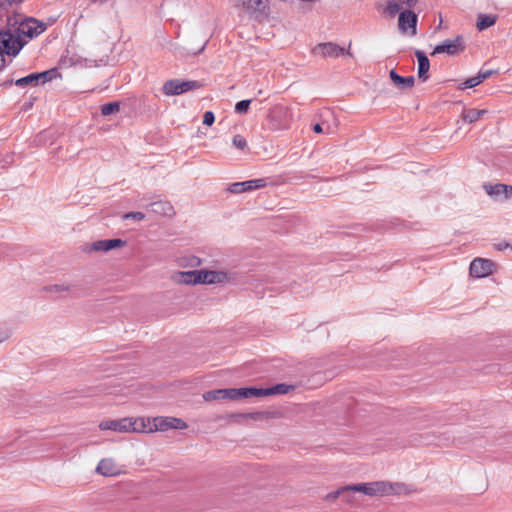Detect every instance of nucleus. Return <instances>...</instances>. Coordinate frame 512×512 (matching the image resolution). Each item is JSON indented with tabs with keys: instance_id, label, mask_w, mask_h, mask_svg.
<instances>
[{
	"instance_id": "nucleus-24",
	"label": "nucleus",
	"mask_w": 512,
	"mask_h": 512,
	"mask_svg": "<svg viewBox=\"0 0 512 512\" xmlns=\"http://www.w3.org/2000/svg\"><path fill=\"white\" fill-rule=\"evenodd\" d=\"M265 388L256 387H242L241 388V399L250 397H265Z\"/></svg>"
},
{
	"instance_id": "nucleus-33",
	"label": "nucleus",
	"mask_w": 512,
	"mask_h": 512,
	"mask_svg": "<svg viewBox=\"0 0 512 512\" xmlns=\"http://www.w3.org/2000/svg\"><path fill=\"white\" fill-rule=\"evenodd\" d=\"M250 104H251V100L250 99L241 100V101L237 102L236 105H235V112L238 113V114H245V113H247Z\"/></svg>"
},
{
	"instance_id": "nucleus-6",
	"label": "nucleus",
	"mask_w": 512,
	"mask_h": 512,
	"mask_svg": "<svg viewBox=\"0 0 512 512\" xmlns=\"http://www.w3.org/2000/svg\"><path fill=\"white\" fill-rule=\"evenodd\" d=\"M234 5L248 14L264 15L269 10L268 0H234Z\"/></svg>"
},
{
	"instance_id": "nucleus-37",
	"label": "nucleus",
	"mask_w": 512,
	"mask_h": 512,
	"mask_svg": "<svg viewBox=\"0 0 512 512\" xmlns=\"http://www.w3.org/2000/svg\"><path fill=\"white\" fill-rule=\"evenodd\" d=\"M90 251H96V252L103 251V252H106L107 248H106V244H105V239L93 242L92 245H91Z\"/></svg>"
},
{
	"instance_id": "nucleus-21",
	"label": "nucleus",
	"mask_w": 512,
	"mask_h": 512,
	"mask_svg": "<svg viewBox=\"0 0 512 512\" xmlns=\"http://www.w3.org/2000/svg\"><path fill=\"white\" fill-rule=\"evenodd\" d=\"M486 113H487V110H485V109H481V110L465 109V110H463V112L461 114V118L464 122L474 123V122L478 121L481 118V116H483Z\"/></svg>"
},
{
	"instance_id": "nucleus-41",
	"label": "nucleus",
	"mask_w": 512,
	"mask_h": 512,
	"mask_svg": "<svg viewBox=\"0 0 512 512\" xmlns=\"http://www.w3.org/2000/svg\"><path fill=\"white\" fill-rule=\"evenodd\" d=\"M312 129L315 133H324V127L321 125V123L314 124Z\"/></svg>"
},
{
	"instance_id": "nucleus-48",
	"label": "nucleus",
	"mask_w": 512,
	"mask_h": 512,
	"mask_svg": "<svg viewBox=\"0 0 512 512\" xmlns=\"http://www.w3.org/2000/svg\"><path fill=\"white\" fill-rule=\"evenodd\" d=\"M12 83H13V81L5 82V85L12 84Z\"/></svg>"
},
{
	"instance_id": "nucleus-28",
	"label": "nucleus",
	"mask_w": 512,
	"mask_h": 512,
	"mask_svg": "<svg viewBox=\"0 0 512 512\" xmlns=\"http://www.w3.org/2000/svg\"><path fill=\"white\" fill-rule=\"evenodd\" d=\"M14 83L18 87H24V86H28V85L37 86L38 81H37L36 73H31L25 77L19 78Z\"/></svg>"
},
{
	"instance_id": "nucleus-22",
	"label": "nucleus",
	"mask_w": 512,
	"mask_h": 512,
	"mask_svg": "<svg viewBox=\"0 0 512 512\" xmlns=\"http://www.w3.org/2000/svg\"><path fill=\"white\" fill-rule=\"evenodd\" d=\"M294 385H289L285 383L276 384L272 387L265 388L266 396L275 395V394H287L288 392L294 390Z\"/></svg>"
},
{
	"instance_id": "nucleus-34",
	"label": "nucleus",
	"mask_w": 512,
	"mask_h": 512,
	"mask_svg": "<svg viewBox=\"0 0 512 512\" xmlns=\"http://www.w3.org/2000/svg\"><path fill=\"white\" fill-rule=\"evenodd\" d=\"M105 244H106L107 251H109V250L124 246L125 241H123L119 238L105 239Z\"/></svg>"
},
{
	"instance_id": "nucleus-17",
	"label": "nucleus",
	"mask_w": 512,
	"mask_h": 512,
	"mask_svg": "<svg viewBox=\"0 0 512 512\" xmlns=\"http://www.w3.org/2000/svg\"><path fill=\"white\" fill-rule=\"evenodd\" d=\"M392 82L400 89H410L414 86L415 78L413 76H400L394 69L389 73Z\"/></svg>"
},
{
	"instance_id": "nucleus-2",
	"label": "nucleus",
	"mask_w": 512,
	"mask_h": 512,
	"mask_svg": "<svg viewBox=\"0 0 512 512\" xmlns=\"http://www.w3.org/2000/svg\"><path fill=\"white\" fill-rule=\"evenodd\" d=\"M99 427L101 430H112L121 433H141L147 430L145 418H122L119 420H107L102 421L99 424Z\"/></svg>"
},
{
	"instance_id": "nucleus-25",
	"label": "nucleus",
	"mask_w": 512,
	"mask_h": 512,
	"mask_svg": "<svg viewBox=\"0 0 512 512\" xmlns=\"http://www.w3.org/2000/svg\"><path fill=\"white\" fill-rule=\"evenodd\" d=\"M418 0H397L395 3H389L388 7L391 13H397L402 7L412 8Z\"/></svg>"
},
{
	"instance_id": "nucleus-45",
	"label": "nucleus",
	"mask_w": 512,
	"mask_h": 512,
	"mask_svg": "<svg viewBox=\"0 0 512 512\" xmlns=\"http://www.w3.org/2000/svg\"><path fill=\"white\" fill-rule=\"evenodd\" d=\"M509 247V244L507 243H500L498 244V250H504Z\"/></svg>"
},
{
	"instance_id": "nucleus-31",
	"label": "nucleus",
	"mask_w": 512,
	"mask_h": 512,
	"mask_svg": "<svg viewBox=\"0 0 512 512\" xmlns=\"http://www.w3.org/2000/svg\"><path fill=\"white\" fill-rule=\"evenodd\" d=\"M203 397L206 401L225 399L224 389H216V390L208 391L203 395Z\"/></svg>"
},
{
	"instance_id": "nucleus-7",
	"label": "nucleus",
	"mask_w": 512,
	"mask_h": 512,
	"mask_svg": "<svg viewBox=\"0 0 512 512\" xmlns=\"http://www.w3.org/2000/svg\"><path fill=\"white\" fill-rule=\"evenodd\" d=\"M465 49V42L462 36L458 35L454 39H446L434 48V54L447 53L454 56Z\"/></svg>"
},
{
	"instance_id": "nucleus-11",
	"label": "nucleus",
	"mask_w": 512,
	"mask_h": 512,
	"mask_svg": "<svg viewBox=\"0 0 512 512\" xmlns=\"http://www.w3.org/2000/svg\"><path fill=\"white\" fill-rule=\"evenodd\" d=\"M313 53L316 55H321L323 57H333L337 58L341 55H344V48L340 47L337 44L328 42V43H320L314 47Z\"/></svg>"
},
{
	"instance_id": "nucleus-46",
	"label": "nucleus",
	"mask_w": 512,
	"mask_h": 512,
	"mask_svg": "<svg viewBox=\"0 0 512 512\" xmlns=\"http://www.w3.org/2000/svg\"><path fill=\"white\" fill-rule=\"evenodd\" d=\"M204 48H205V45H203V46L199 49V51H198L197 53L202 52V51L204 50Z\"/></svg>"
},
{
	"instance_id": "nucleus-40",
	"label": "nucleus",
	"mask_w": 512,
	"mask_h": 512,
	"mask_svg": "<svg viewBox=\"0 0 512 512\" xmlns=\"http://www.w3.org/2000/svg\"><path fill=\"white\" fill-rule=\"evenodd\" d=\"M492 74L491 70H480L477 74V77L479 78L480 82L482 83L485 79H487Z\"/></svg>"
},
{
	"instance_id": "nucleus-26",
	"label": "nucleus",
	"mask_w": 512,
	"mask_h": 512,
	"mask_svg": "<svg viewBox=\"0 0 512 512\" xmlns=\"http://www.w3.org/2000/svg\"><path fill=\"white\" fill-rule=\"evenodd\" d=\"M485 191L490 196H500L507 193V185L506 184H490L484 185Z\"/></svg>"
},
{
	"instance_id": "nucleus-14",
	"label": "nucleus",
	"mask_w": 512,
	"mask_h": 512,
	"mask_svg": "<svg viewBox=\"0 0 512 512\" xmlns=\"http://www.w3.org/2000/svg\"><path fill=\"white\" fill-rule=\"evenodd\" d=\"M399 28L403 31H407L409 28L415 32L417 24V15L411 10L402 11L398 19Z\"/></svg>"
},
{
	"instance_id": "nucleus-38",
	"label": "nucleus",
	"mask_w": 512,
	"mask_h": 512,
	"mask_svg": "<svg viewBox=\"0 0 512 512\" xmlns=\"http://www.w3.org/2000/svg\"><path fill=\"white\" fill-rule=\"evenodd\" d=\"M123 218L124 219H133L136 221H142V220H144L145 215L142 212H129V213H126L123 216Z\"/></svg>"
},
{
	"instance_id": "nucleus-39",
	"label": "nucleus",
	"mask_w": 512,
	"mask_h": 512,
	"mask_svg": "<svg viewBox=\"0 0 512 512\" xmlns=\"http://www.w3.org/2000/svg\"><path fill=\"white\" fill-rule=\"evenodd\" d=\"M215 121V116L212 111H206L203 116V124L211 126Z\"/></svg>"
},
{
	"instance_id": "nucleus-9",
	"label": "nucleus",
	"mask_w": 512,
	"mask_h": 512,
	"mask_svg": "<svg viewBox=\"0 0 512 512\" xmlns=\"http://www.w3.org/2000/svg\"><path fill=\"white\" fill-rule=\"evenodd\" d=\"M495 264L488 259L476 258L470 263V275L475 278L486 277L493 273Z\"/></svg>"
},
{
	"instance_id": "nucleus-20",
	"label": "nucleus",
	"mask_w": 512,
	"mask_h": 512,
	"mask_svg": "<svg viewBox=\"0 0 512 512\" xmlns=\"http://www.w3.org/2000/svg\"><path fill=\"white\" fill-rule=\"evenodd\" d=\"M173 280L180 284H197V270L179 271L173 275Z\"/></svg>"
},
{
	"instance_id": "nucleus-42",
	"label": "nucleus",
	"mask_w": 512,
	"mask_h": 512,
	"mask_svg": "<svg viewBox=\"0 0 512 512\" xmlns=\"http://www.w3.org/2000/svg\"><path fill=\"white\" fill-rule=\"evenodd\" d=\"M505 198H511L512 197V186L507 185V193L504 194Z\"/></svg>"
},
{
	"instance_id": "nucleus-29",
	"label": "nucleus",
	"mask_w": 512,
	"mask_h": 512,
	"mask_svg": "<svg viewBox=\"0 0 512 512\" xmlns=\"http://www.w3.org/2000/svg\"><path fill=\"white\" fill-rule=\"evenodd\" d=\"M119 110L120 102L118 101L109 102L101 106V114L103 116H110L112 114L119 112Z\"/></svg>"
},
{
	"instance_id": "nucleus-13",
	"label": "nucleus",
	"mask_w": 512,
	"mask_h": 512,
	"mask_svg": "<svg viewBox=\"0 0 512 512\" xmlns=\"http://www.w3.org/2000/svg\"><path fill=\"white\" fill-rule=\"evenodd\" d=\"M96 471L103 476H116L120 474V468L111 458L102 459L96 468Z\"/></svg>"
},
{
	"instance_id": "nucleus-15",
	"label": "nucleus",
	"mask_w": 512,
	"mask_h": 512,
	"mask_svg": "<svg viewBox=\"0 0 512 512\" xmlns=\"http://www.w3.org/2000/svg\"><path fill=\"white\" fill-rule=\"evenodd\" d=\"M321 117H322V121L320 123L324 127V133H326V134L335 133L337 126H338V122H337V119L335 118L333 111H331L330 109H325L321 113Z\"/></svg>"
},
{
	"instance_id": "nucleus-10",
	"label": "nucleus",
	"mask_w": 512,
	"mask_h": 512,
	"mask_svg": "<svg viewBox=\"0 0 512 512\" xmlns=\"http://www.w3.org/2000/svg\"><path fill=\"white\" fill-rule=\"evenodd\" d=\"M46 26L44 23L36 19L30 18L22 22L18 28V32L28 38H34L44 32Z\"/></svg>"
},
{
	"instance_id": "nucleus-35",
	"label": "nucleus",
	"mask_w": 512,
	"mask_h": 512,
	"mask_svg": "<svg viewBox=\"0 0 512 512\" xmlns=\"http://www.w3.org/2000/svg\"><path fill=\"white\" fill-rule=\"evenodd\" d=\"M481 84L479 78L476 76L467 79L465 82L461 83L459 89L464 90L466 88H473Z\"/></svg>"
},
{
	"instance_id": "nucleus-30",
	"label": "nucleus",
	"mask_w": 512,
	"mask_h": 512,
	"mask_svg": "<svg viewBox=\"0 0 512 512\" xmlns=\"http://www.w3.org/2000/svg\"><path fill=\"white\" fill-rule=\"evenodd\" d=\"M43 290L49 293H63L70 290V285L67 283L51 284L45 286Z\"/></svg>"
},
{
	"instance_id": "nucleus-36",
	"label": "nucleus",
	"mask_w": 512,
	"mask_h": 512,
	"mask_svg": "<svg viewBox=\"0 0 512 512\" xmlns=\"http://www.w3.org/2000/svg\"><path fill=\"white\" fill-rule=\"evenodd\" d=\"M233 145L240 150H244L247 148V141L243 136L237 134L233 137Z\"/></svg>"
},
{
	"instance_id": "nucleus-1",
	"label": "nucleus",
	"mask_w": 512,
	"mask_h": 512,
	"mask_svg": "<svg viewBox=\"0 0 512 512\" xmlns=\"http://www.w3.org/2000/svg\"><path fill=\"white\" fill-rule=\"evenodd\" d=\"M354 491L361 492L368 496H387L400 494L404 491V485L400 483H391L388 481H376L370 483H358L346 486L334 493L333 498H337L341 492Z\"/></svg>"
},
{
	"instance_id": "nucleus-43",
	"label": "nucleus",
	"mask_w": 512,
	"mask_h": 512,
	"mask_svg": "<svg viewBox=\"0 0 512 512\" xmlns=\"http://www.w3.org/2000/svg\"><path fill=\"white\" fill-rule=\"evenodd\" d=\"M23 0H4V4L11 6L14 3H21Z\"/></svg>"
},
{
	"instance_id": "nucleus-47",
	"label": "nucleus",
	"mask_w": 512,
	"mask_h": 512,
	"mask_svg": "<svg viewBox=\"0 0 512 512\" xmlns=\"http://www.w3.org/2000/svg\"><path fill=\"white\" fill-rule=\"evenodd\" d=\"M4 5H5V4H4V0H3V1H2V0H0V7H2V6H4Z\"/></svg>"
},
{
	"instance_id": "nucleus-32",
	"label": "nucleus",
	"mask_w": 512,
	"mask_h": 512,
	"mask_svg": "<svg viewBox=\"0 0 512 512\" xmlns=\"http://www.w3.org/2000/svg\"><path fill=\"white\" fill-rule=\"evenodd\" d=\"M225 399L239 400L241 399V388H226L224 389Z\"/></svg>"
},
{
	"instance_id": "nucleus-16",
	"label": "nucleus",
	"mask_w": 512,
	"mask_h": 512,
	"mask_svg": "<svg viewBox=\"0 0 512 512\" xmlns=\"http://www.w3.org/2000/svg\"><path fill=\"white\" fill-rule=\"evenodd\" d=\"M149 209L151 212L157 214V215H162V216H172L174 215V208L173 206L171 205L170 202L168 201H156V202H152L150 205H149Z\"/></svg>"
},
{
	"instance_id": "nucleus-4",
	"label": "nucleus",
	"mask_w": 512,
	"mask_h": 512,
	"mask_svg": "<svg viewBox=\"0 0 512 512\" xmlns=\"http://www.w3.org/2000/svg\"><path fill=\"white\" fill-rule=\"evenodd\" d=\"M201 86L202 84L195 80L171 79L163 84L162 92L166 96L181 95L188 91L199 89Z\"/></svg>"
},
{
	"instance_id": "nucleus-3",
	"label": "nucleus",
	"mask_w": 512,
	"mask_h": 512,
	"mask_svg": "<svg viewBox=\"0 0 512 512\" xmlns=\"http://www.w3.org/2000/svg\"><path fill=\"white\" fill-rule=\"evenodd\" d=\"M146 425L145 432L167 431L168 429L184 430L188 427L185 421L175 417H155L152 423L150 419H146Z\"/></svg>"
},
{
	"instance_id": "nucleus-5",
	"label": "nucleus",
	"mask_w": 512,
	"mask_h": 512,
	"mask_svg": "<svg viewBox=\"0 0 512 512\" xmlns=\"http://www.w3.org/2000/svg\"><path fill=\"white\" fill-rule=\"evenodd\" d=\"M24 43L19 36H15L10 31L0 32V55L16 56L22 49Z\"/></svg>"
},
{
	"instance_id": "nucleus-44",
	"label": "nucleus",
	"mask_w": 512,
	"mask_h": 512,
	"mask_svg": "<svg viewBox=\"0 0 512 512\" xmlns=\"http://www.w3.org/2000/svg\"><path fill=\"white\" fill-rule=\"evenodd\" d=\"M6 61L4 56L0 55V71L5 67Z\"/></svg>"
},
{
	"instance_id": "nucleus-12",
	"label": "nucleus",
	"mask_w": 512,
	"mask_h": 512,
	"mask_svg": "<svg viewBox=\"0 0 512 512\" xmlns=\"http://www.w3.org/2000/svg\"><path fill=\"white\" fill-rule=\"evenodd\" d=\"M226 273L212 270H197V284H216L226 280Z\"/></svg>"
},
{
	"instance_id": "nucleus-23",
	"label": "nucleus",
	"mask_w": 512,
	"mask_h": 512,
	"mask_svg": "<svg viewBox=\"0 0 512 512\" xmlns=\"http://www.w3.org/2000/svg\"><path fill=\"white\" fill-rule=\"evenodd\" d=\"M495 22H496L495 16L487 15V14H479L478 18H477L476 26H477L478 30L482 31V30H485V29L491 27L492 25H494Z\"/></svg>"
},
{
	"instance_id": "nucleus-19",
	"label": "nucleus",
	"mask_w": 512,
	"mask_h": 512,
	"mask_svg": "<svg viewBox=\"0 0 512 512\" xmlns=\"http://www.w3.org/2000/svg\"><path fill=\"white\" fill-rule=\"evenodd\" d=\"M415 54L418 60V77L426 81L428 79L427 73L430 68L429 59L423 51L417 50Z\"/></svg>"
},
{
	"instance_id": "nucleus-18",
	"label": "nucleus",
	"mask_w": 512,
	"mask_h": 512,
	"mask_svg": "<svg viewBox=\"0 0 512 512\" xmlns=\"http://www.w3.org/2000/svg\"><path fill=\"white\" fill-rule=\"evenodd\" d=\"M271 118H279L283 121L275 127L276 129H286L289 125L290 111L287 107L277 106L271 111Z\"/></svg>"
},
{
	"instance_id": "nucleus-8",
	"label": "nucleus",
	"mask_w": 512,
	"mask_h": 512,
	"mask_svg": "<svg viewBox=\"0 0 512 512\" xmlns=\"http://www.w3.org/2000/svg\"><path fill=\"white\" fill-rule=\"evenodd\" d=\"M268 185L266 178L252 179L243 182H235L228 186L227 191L233 194H241L264 188Z\"/></svg>"
},
{
	"instance_id": "nucleus-27",
	"label": "nucleus",
	"mask_w": 512,
	"mask_h": 512,
	"mask_svg": "<svg viewBox=\"0 0 512 512\" xmlns=\"http://www.w3.org/2000/svg\"><path fill=\"white\" fill-rule=\"evenodd\" d=\"M58 75L57 69H49L43 72L36 73L38 84H45L53 80Z\"/></svg>"
}]
</instances>
